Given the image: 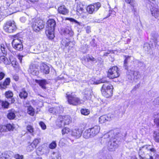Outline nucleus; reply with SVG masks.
<instances>
[{
  "mask_svg": "<svg viewBox=\"0 0 159 159\" xmlns=\"http://www.w3.org/2000/svg\"><path fill=\"white\" fill-rule=\"evenodd\" d=\"M103 83L101 89L102 95L107 98L111 97L112 94L113 86L105 79H102L94 82L95 84Z\"/></svg>",
  "mask_w": 159,
  "mask_h": 159,
  "instance_id": "2",
  "label": "nucleus"
},
{
  "mask_svg": "<svg viewBox=\"0 0 159 159\" xmlns=\"http://www.w3.org/2000/svg\"><path fill=\"white\" fill-rule=\"evenodd\" d=\"M125 58L124 61V62L125 61L126 63H128V62L129 61V59L130 57L129 56H125Z\"/></svg>",
  "mask_w": 159,
  "mask_h": 159,
  "instance_id": "53",
  "label": "nucleus"
},
{
  "mask_svg": "<svg viewBox=\"0 0 159 159\" xmlns=\"http://www.w3.org/2000/svg\"><path fill=\"white\" fill-rule=\"evenodd\" d=\"M3 29L5 32L7 33H13L17 29L16 24L13 21H7L4 24Z\"/></svg>",
  "mask_w": 159,
  "mask_h": 159,
  "instance_id": "6",
  "label": "nucleus"
},
{
  "mask_svg": "<svg viewBox=\"0 0 159 159\" xmlns=\"http://www.w3.org/2000/svg\"><path fill=\"white\" fill-rule=\"evenodd\" d=\"M86 30L87 33H89L91 32V27L89 26H87L86 28Z\"/></svg>",
  "mask_w": 159,
  "mask_h": 159,
  "instance_id": "54",
  "label": "nucleus"
},
{
  "mask_svg": "<svg viewBox=\"0 0 159 159\" xmlns=\"http://www.w3.org/2000/svg\"><path fill=\"white\" fill-rule=\"evenodd\" d=\"M89 129L86 130L83 134V137L85 139H88L93 137L91 135V133Z\"/></svg>",
  "mask_w": 159,
  "mask_h": 159,
  "instance_id": "28",
  "label": "nucleus"
},
{
  "mask_svg": "<svg viewBox=\"0 0 159 159\" xmlns=\"http://www.w3.org/2000/svg\"><path fill=\"white\" fill-rule=\"evenodd\" d=\"M67 19L69 20L71 22H73L75 23H76L78 24V25H81V23L80 22H78L77 20L72 18H68Z\"/></svg>",
  "mask_w": 159,
  "mask_h": 159,
  "instance_id": "46",
  "label": "nucleus"
},
{
  "mask_svg": "<svg viewBox=\"0 0 159 159\" xmlns=\"http://www.w3.org/2000/svg\"><path fill=\"white\" fill-rule=\"evenodd\" d=\"M20 20L21 22L22 23H25V22L26 19L25 17H22L20 18Z\"/></svg>",
  "mask_w": 159,
  "mask_h": 159,
  "instance_id": "55",
  "label": "nucleus"
},
{
  "mask_svg": "<svg viewBox=\"0 0 159 159\" xmlns=\"http://www.w3.org/2000/svg\"><path fill=\"white\" fill-rule=\"evenodd\" d=\"M156 150L150 145L143 146L139 148V155L140 159H154Z\"/></svg>",
  "mask_w": 159,
  "mask_h": 159,
  "instance_id": "1",
  "label": "nucleus"
},
{
  "mask_svg": "<svg viewBox=\"0 0 159 159\" xmlns=\"http://www.w3.org/2000/svg\"><path fill=\"white\" fill-rule=\"evenodd\" d=\"M62 31L64 34L68 35V36H72L74 34V32L70 26H67L65 29H62Z\"/></svg>",
  "mask_w": 159,
  "mask_h": 159,
  "instance_id": "18",
  "label": "nucleus"
},
{
  "mask_svg": "<svg viewBox=\"0 0 159 159\" xmlns=\"http://www.w3.org/2000/svg\"><path fill=\"white\" fill-rule=\"evenodd\" d=\"M14 157L15 159H23L24 158L23 155L18 154H15Z\"/></svg>",
  "mask_w": 159,
  "mask_h": 159,
  "instance_id": "44",
  "label": "nucleus"
},
{
  "mask_svg": "<svg viewBox=\"0 0 159 159\" xmlns=\"http://www.w3.org/2000/svg\"><path fill=\"white\" fill-rule=\"evenodd\" d=\"M47 24L46 34L49 39H52L54 37V31L56 25V21L53 19H50L47 21Z\"/></svg>",
  "mask_w": 159,
  "mask_h": 159,
  "instance_id": "3",
  "label": "nucleus"
},
{
  "mask_svg": "<svg viewBox=\"0 0 159 159\" xmlns=\"http://www.w3.org/2000/svg\"><path fill=\"white\" fill-rule=\"evenodd\" d=\"M28 71L29 72L33 75H36L39 74L38 69L34 65L30 66Z\"/></svg>",
  "mask_w": 159,
  "mask_h": 159,
  "instance_id": "16",
  "label": "nucleus"
},
{
  "mask_svg": "<svg viewBox=\"0 0 159 159\" xmlns=\"http://www.w3.org/2000/svg\"><path fill=\"white\" fill-rule=\"evenodd\" d=\"M151 39L153 40L155 46L157 44V38L158 37L157 34L155 32H152L151 34Z\"/></svg>",
  "mask_w": 159,
  "mask_h": 159,
  "instance_id": "29",
  "label": "nucleus"
},
{
  "mask_svg": "<svg viewBox=\"0 0 159 159\" xmlns=\"http://www.w3.org/2000/svg\"><path fill=\"white\" fill-rule=\"evenodd\" d=\"M101 6L100 3L97 2L93 5H89L87 8V10L90 14H92L94 12L97 11Z\"/></svg>",
  "mask_w": 159,
  "mask_h": 159,
  "instance_id": "11",
  "label": "nucleus"
},
{
  "mask_svg": "<svg viewBox=\"0 0 159 159\" xmlns=\"http://www.w3.org/2000/svg\"><path fill=\"white\" fill-rule=\"evenodd\" d=\"M33 30L35 32H39L44 27L43 20L39 19H33L30 23Z\"/></svg>",
  "mask_w": 159,
  "mask_h": 159,
  "instance_id": "4",
  "label": "nucleus"
},
{
  "mask_svg": "<svg viewBox=\"0 0 159 159\" xmlns=\"http://www.w3.org/2000/svg\"><path fill=\"white\" fill-rule=\"evenodd\" d=\"M58 11L60 13L63 15H66L68 12V10L64 5L60 6L58 8Z\"/></svg>",
  "mask_w": 159,
  "mask_h": 159,
  "instance_id": "22",
  "label": "nucleus"
},
{
  "mask_svg": "<svg viewBox=\"0 0 159 159\" xmlns=\"http://www.w3.org/2000/svg\"><path fill=\"white\" fill-rule=\"evenodd\" d=\"M6 127V125H0V132H7Z\"/></svg>",
  "mask_w": 159,
  "mask_h": 159,
  "instance_id": "48",
  "label": "nucleus"
},
{
  "mask_svg": "<svg viewBox=\"0 0 159 159\" xmlns=\"http://www.w3.org/2000/svg\"><path fill=\"white\" fill-rule=\"evenodd\" d=\"M111 120L110 116L105 115L101 116L99 118V122L101 123H103L107 121H110Z\"/></svg>",
  "mask_w": 159,
  "mask_h": 159,
  "instance_id": "15",
  "label": "nucleus"
},
{
  "mask_svg": "<svg viewBox=\"0 0 159 159\" xmlns=\"http://www.w3.org/2000/svg\"><path fill=\"white\" fill-rule=\"evenodd\" d=\"M81 112L83 115H88L90 113V111L88 109H82L81 110Z\"/></svg>",
  "mask_w": 159,
  "mask_h": 159,
  "instance_id": "39",
  "label": "nucleus"
},
{
  "mask_svg": "<svg viewBox=\"0 0 159 159\" xmlns=\"http://www.w3.org/2000/svg\"><path fill=\"white\" fill-rule=\"evenodd\" d=\"M7 88L3 82L0 83V89H5Z\"/></svg>",
  "mask_w": 159,
  "mask_h": 159,
  "instance_id": "51",
  "label": "nucleus"
},
{
  "mask_svg": "<svg viewBox=\"0 0 159 159\" xmlns=\"http://www.w3.org/2000/svg\"><path fill=\"white\" fill-rule=\"evenodd\" d=\"M151 13L152 16L156 18L159 17V9L155 7H153L151 9Z\"/></svg>",
  "mask_w": 159,
  "mask_h": 159,
  "instance_id": "19",
  "label": "nucleus"
},
{
  "mask_svg": "<svg viewBox=\"0 0 159 159\" xmlns=\"http://www.w3.org/2000/svg\"><path fill=\"white\" fill-rule=\"evenodd\" d=\"M39 125L43 129H45L46 128V126L45 124L43 122H40L39 123Z\"/></svg>",
  "mask_w": 159,
  "mask_h": 159,
  "instance_id": "50",
  "label": "nucleus"
},
{
  "mask_svg": "<svg viewBox=\"0 0 159 159\" xmlns=\"http://www.w3.org/2000/svg\"><path fill=\"white\" fill-rule=\"evenodd\" d=\"M118 142L116 138L112 136L107 144V149L110 151H114L118 147Z\"/></svg>",
  "mask_w": 159,
  "mask_h": 159,
  "instance_id": "8",
  "label": "nucleus"
},
{
  "mask_svg": "<svg viewBox=\"0 0 159 159\" xmlns=\"http://www.w3.org/2000/svg\"><path fill=\"white\" fill-rule=\"evenodd\" d=\"M9 156L6 152L2 153V154L1 158L2 159H7L9 158Z\"/></svg>",
  "mask_w": 159,
  "mask_h": 159,
  "instance_id": "45",
  "label": "nucleus"
},
{
  "mask_svg": "<svg viewBox=\"0 0 159 159\" xmlns=\"http://www.w3.org/2000/svg\"><path fill=\"white\" fill-rule=\"evenodd\" d=\"M40 139H35L34 140L33 142L30 144V147L31 146L32 147L31 149V150H33L36 148L38 144L40 143Z\"/></svg>",
  "mask_w": 159,
  "mask_h": 159,
  "instance_id": "26",
  "label": "nucleus"
},
{
  "mask_svg": "<svg viewBox=\"0 0 159 159\" xmlns=\"http://www.w3.org/2000/svg\"><path fill=\"white\" fill-rule=\"evenodd\" d=\"M11 64L12 66L14 67H16L18 65V62L16 61V59H13L12 61H11Z\"/></svg>",
  "mask_w": 159,
  "mask_h": 159,
  "instance_id": "47",
  "label": "nucleus"
},
{
  "mask_svg": "<svg viewBox=\"0 0 159 159\" xmlns=\"http://www.w3.org/2000/svg\"><path fill=\"white\" fill-rule=\"evenodd\" d=\"M10 82V79L9 78H7L3 82V83L7 87V86L9 84Z\"/></svg>",
  "mask_w": 159,
  "mask_h": 159,
  "instance_id": "49",
  "label": "nucleus"
},
{
  "mask_svg": "<svg viewBox=\"0 0 159 159\" xmlns=\"http://www.w3.org/2000/svg\"><path fill=\"white\" fill-rule=\"evenodd\" d=\"M0 103H1L2 106L3 107L6 108L8 107L9 104V103L6 101H1L0 102Z\"/></svg>",
  "mask_w": 159,
  "mask_h": 159,
  "instance_id": "36",
  "label": "nucleus"
},
{
  "mask_svg": "<svg viewBox=\"0 0 159 159\" xmlns=\"http://www.w3.org/2000/svg\"><path fill=\"white\" fill-rule=\"evenodd\" d=\"M61 111L60 107H58L55 108H51L49 109V112L56 115L59 114L61 112Z\"/></svg>",
  "mask_w": 159,
  "mask_h": 159,
  "instance_id": "20",
  "label": "nucleus"
},
{
  "mask_svg": "<svg viewBox=\"0 0 159 159\" xmlns=\"http://www.w3.org/2000/svg\"><path fill=\"white\" fill-rule=\"evenodd\" d=\"M35 82L36 83L39 84V86L43 89H46V85L48 83L45 80H35Z\"/></svg>",
  "mask_w": 159,
  "mask_h": 159,
  "instance_id": "21",
  "label": "nucleus"
},
{
  "mask_svg": "<svg viewBox=\"0 0 159 159\" xmlns=\"http://www.w3.org/2000/svg\"><path fill=\"white\" fill-rule=\"evenodd\" d=\"M82 131L78 128H76L71 130V134L72 136L76 139L80 138L82 134Z\"/></svg>",
  "mask_w": 159,
  "mask_h": 159,
  "instance_id": "12",
  "label": "nucleus"
},
{
  "mask_svg": "<svg viewBox=\"0 0 159 159\" xmlns=\"http://www.w3.org/2000/svg\"><path fill=\"white\" fill-rule=\"evenodd\" d=\"M7 118L10 120L13 119L16 117L15 113L11 111H9L7 115Z\"/></svg>",
  "mask_w": 159,
  "mask_h": 159,
  "instance_id": "30",
  "label": "nucleus"
},
{
  "mask_svg": "<svg viewBox=\"0 0 159 159\" xmlns=\"http://www.w3.org/2000/svg\"><path fill=\"white\" fill-rule=\"evenodd\" d=\"M13 78L15 81H17L18 80L19 77L17 75H15L13 76Z\"/></svg>",
  "mask_w": 159,
  "mask_h": 159,
  "instance_id": "62",
  "label": "nucleus"
},
{
  "mask_svg": "<svg viewBox=\"0 0 159 159\" xmlns=\"http://www.w3.org/2000/svg\"><path fill=\"white\" fill-rule=\"evenodd\" d=\"M12 2V0H6V2L7 4V6H9L10 4Z\"/></svg>",
  "mask_w": 159,
  "mask_h": 159,
  "instance_id": "59",
  "label": "nucleus"
},
{
  "mask_svg": "<svg viewBox=\"0 0 159 159\" xmlns=\"http://www.w3.org/2000/svg\"><path fill=\"white\" fill-rule=\"evenodd\" d=\"M41 70L45 74H48L49 72V67L45 64H42L40 66Z\"/></svg>",
  "mask_w": 159,
  "mask_h": 159,
  "instance_id": "23",
  "label": "nucleus"
},
{
  "mask_svg": "<svg viewBox=\"0 0 159 159\" xmlns=\"http://www.w3.org/2000/svg\"><path fill=\"white\" fill-rule=\"evenodd\" d=\"M91 130L92 136L94 137L97 135L99 132L100 128L99 126L95 125L93 127L89 128Z\"/></svg>",
  "mask_w": 159,
  "mask_h": 159,
  "instance_id": "14",
  "label": "nucleus"
},
{
  "mask_svg": "<svg viewBox=\"0 0 159 159\" xmlns=\"http://www.w3.org/2000/svg\"><path fill=\"white\" fill-rule=\"evenodd\" d=\"M28 95V93L25 88H23L21 89L19 94L20 97L21 98L23 99L26 98L27 97Z\"/></svg>",
  "mask_w": 159,
  "mask_h": 159,
  "instance_id": "25",
  "label": "nucleus"
},
{
  "mask_svg": "<svg viewBox=\"0 0 159 159\" xmlns=\"http://www.w3.org/2000/svg\"><path fill=\"white\" fill-rule=\"evenodd\" d=\"M120 75L119 70L116 66L111 68L109 70L107 74L108 77L112 79L118 77Z\"/></svg>",
  "mask_w": 159,
  "mask_h": 159,
  "instance_id": "9",
  "label": "nucleus"
},
{
  "mask_svg": "<svg viewBox=\"0 0 159 159\" xmlns=\"http://www.w3.org/2000/svg\"><path fill=\"white\" fill-rule=\"evenodd\" d=\"M6 130L7 131H10L11 130H13L14 129V127L13 125L11 124H7L6 125Z\"/></svg>",
  "mask_w": 159,
  "mask_h": 159,
  "instance_id": "38",
  "label": "nucleus"
},
{
  "mask_svg": "<svg viewBox=\"0 0 159 159\" xmlns=\"http://www.w3.org/2000/svg\"><path fill=\"white\" fill-rule=\"evenodd\" d=\"M4 63L6 65H8L10 63L9 61H8V59L7 58V60H5L3 61Z\"/></svg>",
  "mask_w": 159,
  "mask_h": 159,
  "instance_id": "63",
  "label": "nucleus"
},
{
  "mask_svg": "<svg viewBox=\"0 0 159 159\" xmlns=\"http://www.w3.org/2000/svg\"><path fill=\"white\" fill-rule=\"evenodd\" d=\"M133 8L132 9V11L134 13V14L135 15H136L137 14V10L136 8H135L134 7H133Z\"/></svg>",
  "mask_w": 159,
  "mask_h": 159,
  "instance_id": "56",
  "label": "nucleus"
},
{
  "mask_svg": "<svg viewBox=\"0 0 159 159\" xmlns=\"http://www.w3.org/2000/svg\"><path fill=\"white\" fill-rule=\"evenodd\" d=\"M5 76V74L2 72L0 73V80H2Z\"/></svg>",
  "mask_w": 159,
  "mask_h": 159,
  "instance_id": "57",
  "label": "nucleus"
},
{
  "mask_svg": "<svg viewBox=\"0 0 159 159\" xmlns=\"http://www.w3.org/2000/svg\"><path fill=\"white\" fill-rule=\"evenodd\" d=\"M154 102L156 103V105H159V96L155 100Z\"/></svg>",
  "mask_w": 159,
  "mask_h": 159,
  "instance_id": "58",
  "label": "nucleus"
},
{
  "mask_svg": "<svg viewBox=\"0 0 159 159\" xmlns=\"http://www.w3.org/2000/svg\"><path fill=\"white\" fill-rule=\"evenodd\" d=\"M75 42L73 41H72L67 42L65 39L62 40L61 44L63 46L65 47H69L68 48L70 49L73 48L75 44Z\"/></svg>",
  "mask_w": 159,
  "mask_h": 159,
  "instance_id": "13",
  "label": "nucleus"
},
{
  "mask_svg": "<svg viewBox=\"0 0 159 159\" xmlns=\"http://www.w3.org/2000/svg\"><path fill=\"white\" fill-rule=\"evenodd\" d=\"M125 1L127 3L129 4L132 7L136 6V3L134 0H125Z\"/></svg>",
  "mask_w": 159,
  "mask_h": 159,
  "instance_id": "34",
  "label": "nucleus"
},
{
  "mask_svg": "<svg viewBox=\"0 0 159 159\" xmlns=\"http://www.w3.org/2000/svg\"><path fill=\"white\" fill-rule=\"evenodd\" d=\"M84 10L83 8L80 7H78V8L77 9V14L78 15H80L84 12Z\"/></svg>",
  "mask_w": 159,
  "mask_h": 159,
  "instance_id": "41",
  "label": "nucleus"
},
{
  "mask_svg": "<svg viewBox=\"0 0 159 159\" xmlns=\"http://www.w3.org/2000/svg\"><path fill=\"white\" fill-rule=\"evenodd\" d=\"M12 44L13 48L17 50L21 51L23 49L21 40L18 38L16 39L15 37H14L12 41Z\"/></svg>",
  "mask_w": 159,
  "mask_h": 159,
  "instance_id": "10",
  "label": "nucleus"
},
{
  "mask_svg": "<svg viewBox=\"0 0 159 159\" xmlns=\"http://www.w3.org/2000/svg\"><path fill=\"white\" fill-rule=\"evenodd\" d=\"M154 122L157 126H159V117L155 118L154 120Z\"/></svg>",
  "mask_w": 159,
  "mask_h": 159,
  "instance_id": "52",
  "label": "nucleus"
},
{
  "mask_svg": "<svg viewBox=\"0 0 159 159\" xmlns=\"http://www.w3.org/2000/svg\"><path fill=\"white\" fill-rule=\"evenodd\" d=\"M57 146V143L55 141H53L49 145V147L51 149H54Z\"/></svg>",
  "mask_w": 159,
  "mask_h": 159,
  "instance_id": "40",
  "label": "nucleus"
},
{
  "mask_svg": "<svg viewBox=\"0 0 159 159\" xmlns=\"http://www.w3.org/2000/svg\"><path fill=\"white\" fill-rule=\"evenodd\" d=\"M133 75L134 78L136 79H140L141 77L139 72L138 71H134L133 73Z\"/></svg>",
  "mask_w": 159,
  "mask_h": 159,
  "instance_id": "35",
  "label": "nucleus"
},
{
  "mask_svg": "<svg viewBox=\"0 0 159 159\" xmlns=\"http://www.w3.org/2000/svg\"><path fill=\"white\" fill-rule=\"evenodd\" d=\"M27 112L30 115L33 116L34 114V111L33 108L31 106L28 107Z\"/></svg>",
  "mask_w": 159,
  "mask_h": 159,
  "instance_id": "31",
  "label": "nucleus"
},
{
  "mask_svg": "<svg viewBox=\"0 0 159 159\" xmlns=\"http://www.w3.org/2000/svg\"><path fill=\"white\" fill-rule=\"evenodd\" d=\"M67 97L68 99V101L69 103L73 105L76 106L82 103L83 101L80 100L79 98L76 97V95H68L66 93Z\"/></svg>",
  "mask_w": 159,
  "mask_h": 159,
  "instance_id": "7",
  "label": "nucleus"
},
{
  "mask_svg": "<svg viewBox=\"0 0 159 159\" xmlns=\"http://www.w3.org/2000/svg\"><path fill=\"white\" fill-rule=\"evenodd\" d=\"M17 56L18 59L21 62L23 56H22L20 55H18Z\"/></svg>",
  "mask_w": 159,
  "mask_h": 159,
  "instance_id": "64",
  "label": "nucleus"
},
{
  "mask_svg": "<svg viewBox=\"0 0 159 159\" xmlns=\"http://www.w3.org/2000/svg\"><path fill=\"white\" fill-rule=\"evenodd\" d=\"M0 60L3 62L5 60H7V58L5 56H1L0 57Z\"/></svg>",
  "mask_w": 159,
  "mask_h": 159,
  "instance_id": "61",
  "label": "nucleus"
},
{
  "mask_svg": "<svg viewBox=\"0 0 159 159\" xmlns=\"http://www.w3.org/2000/svg\"><path fill=\"white\" fill-rule=\"evenodd\" d=\"M71 121V118L68 116H59L56 121V125L59 128H61L65 125H68Z\"/></svg>",
  "mask_w": 159,
  "mask_h": 159,
  "instance_id": "5",
  "label": "nucleus"
},
{
  "mask_svg": "<svg viewBox=\"0 0 159 159\" xmlns=\"http://www.w3.org/2000/svg\"><path fill=\"white\" fill-rule=\"evenodd\" d=\"M125 62H124V67L125 69L127 70L128 69V63H126Z\"/></svg>",
  "mask_w": 159,
  "mask_h": 159,
  "instance_id": "60",
  "label": "nucleus"
},
{
  "mask_svg": "<svg viewBox=\"0 0 159 159\" xmlns=\"http://www.w3.org/2000/svg\"><path fill=\"white\" fill-rule=\"evenodd\" d=\"M51 159H61V156L58 152H53L51 154Z\"/></svg>",
  "mask_w": 159,
  "mask_h": 159,
  "instance_id": "27",
  "label": "nucleus"
},
{
  "mask_svg": "<svg viewBox=\"0 0 159 159\" xmlns=\"http://www.w3.org/2000/svg\"><path fill=\"white\" fill-rule=\"evenodd\" d=\"M154 136L156 141L159 142V132L158 133L157 131H155L154 133Z\"/></svg>",
  "mask_w": 159,
  "mask_h": 159,
  "instance_id": "42",
  "label": "nucleus"
},
{
  "mask_svg": "<svg viewBox=\"0 0 159 159\" xmlns=\"http://www.w3.org/2000/svg\"><path fill=\"white\" fill-rule=\"evenodd\" d=\"M5 95L7 98H10L11 100H9V102L11 103H12L14 102L15 100L14 99L12 98L13 93L11 92L10 91L6 92L5 93Z\"/></svg>",
  "mask_w": 159,
  "mask_h": 159,
  "instance_id": "24",
  "label": "nucleus"
},
{
  "mask_svg": "<svg viewBox=\"0 0 159 159\" xmlns=\"http://www.w3.org/2000/svg\"><path fill=\"white\" fill-rule=\"evenodd\" d=\"M1 50L2 52L4 55H6L7 53V49L6 46L3 44H1Z\"/></svg>",
  "mask_w": 159,
  "mask_h": 159,
  "instance_id": "37",
  "label": "nucleus"
},
{
  "mask_svg": "<svg viewBox=\"0 0 159 159\" xmlns=\"http://www.w3.org/2000/svg\"><path fill=\"white\" fill-rule=\"evenodd\" d=\"M26 129L32 135H34L33 132L34 129L32 126L30 125H28L26 127Z\"/></svg>",
  "mask_w": 159,
  "mask_h": 159,
  "instance_id": "33",
  "label": "nucleus"
},
{
  "mask_svg": "<svg viewBox=\"0 0 159 159\" xmlns=\"http://www.w3.org/2000/svg\"><path fill=\"white\" fill-rule=\"evenodd\" d=\"M87 61H91L93 62L95 61L96 62V59L92 56H88L87 57Z\"/></svg>",
  "mask_w": 159,
  "mask_h": 159,
  "instance_id": "43",
  "label": "nucleus"
},
{
  "mask_svg": "<svg viewBox=\"0 0 159 159\" xmlns=\"http://www.w3.org/2000/svg\"><path fill=\"white\" fill-rule=\"evenodd\" d=\"M92 90L90 89H86L84 92V100H90L92 97Z\"/></svg>",
  "mask_w": 159,
  "mask_h": 159,
  "instance_id": "17",
  "label": "nucleus"
},
{
  "mask_svg": "<svg viewBox=\"0 0 159 159\" xmlns=\"http://www.w3.org/2000/svg\"><path fill=\"white\" fill-rule=\"evenodd\" d=\"M62 134L63 135L65 134H68L69 133H71V130L67 127H65L61 130Z\"/></svg>",
  "mask_w": 159,
  "mask_h": 159,
  "instance_id": "32",
  "label": "nucleus"
}]
</instances>
